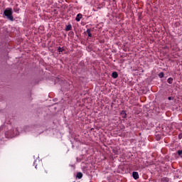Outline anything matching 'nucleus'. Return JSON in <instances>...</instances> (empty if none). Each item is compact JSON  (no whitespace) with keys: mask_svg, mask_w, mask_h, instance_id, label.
Masks as SVG:
<instances>
[{"mask_svg":"<svg viewBox=\"0 0 182 182\" xmlns=\"http://www.w3.org/2000/svg\"><path fill=\"white\" fill-rule=\"evenodd\" d=\"M82 177H83V173H82V172H78L77 173V178H79V180H80V178H82Z\"/></svg>","mask_w":182,"mask_h":182,"instance_id":"6","label":"nucleus"},{"mask_svg":"<svg viewBox=\"0 0 182 182\" xmlns=\"http://www.w3.org/2000/svg\"><path fill=\"white\" fill-rule=\"evenodd\" d=\"M82 18V14H78L77 16H76V18H75V21L77 22H80V18Z\"/></svg>","mask_w":182,"mask_h":182,"instance_id":"4","label":"nucleus"},{"mask_svg":"<svg viewBox=\"0 0 182 182\" xmlns=\"http://www.w3.org/2000/svg\"><path fill=\"white\" fill-rule=\"evenodd\" d=\"M86 32H87L88 36H89L90 38H92V33H91V32H92V30H91L90 28H87V31H86Z\"/></svg>","mask_w":182,"mask_h":182,"instance_id":"5","label":"nucleus"},{"mask_svg":"<svg viewBox=\"0 0 182 182\" xmlns=\"http://www.w3.org/2000/svg\"><path fill=\"white\" fill-rule=\"evenodd\" d=\"M42 176H46L48 174V170L45 169L43 172L41 173Z\"/></svg>","mask_w":182,"mask_h":182,"instance_id":"14","label":"nucleus"},{"mask_svg":"<svg viewBox=\"0 0 182 182\" xmlns=\"http://www.w3.org/2000/svg\"><path fill=\"white\" fill-rule=\"evenodd\" d=\"M65 50V49H63V48L61 47H58V51L60 53V52H63Z\"/></svg>","mask_w":182,"mask_h":182,"instance_id":"12","label":"nucleus"},{"mask_svg":"<svg viewBox=\"0 0 182 182\" xmlns=\"http://www.w3.org/2000/svg\"><path fill=\"white\" fill-rule=\"evenodd\" d=\"M121 114H122V117L126 119V117L127 116V114H126V111H122Z\"/></svg>","mask_w":182,"mask_h":182,"instance_id":"11","label":"nucleus"},{"mask_svg":"<svg viewBox=\"0 0 182 182\" xmlns=\"http://www.w3.org/2000/svg\"><path fill=\"white\" fill-rule=\"evenodd\" d=\"M177 153H178V156H179V157H181V159H182V149L178 150Z\"/></svg>","mask_w":182,"mask_h":182,"instance_id":"10","label":"nucleus"},{"mask_svg":"<svg viewBox=\"0 0 182 182\" xmlns=\"http://www.w3.org/2000/svg\"><path fill=\"white\" fill-rule=\"evenodd\" d=\"M132 176H133V178H134V180H138V178H139V173L134 171L132 173Z\"/></svg>","mask_w":182,"mask_h":182,"instance_id":"2","label":"nucleus"},{"mask_svg":"<svg viewBox=\"0 0 182 182\" xmlns=\"http://www.w3.org/2000/svg\"><path fill=\"white\" fill-rule=\"evenodd\" d=\"M36 168H38V165L36 166Z\"/></svg>","mask_w":182,"mask_h":182,"instance_id":"17","label":"nucleus"},{"mask_svg":"<svg viewBox=\"0 0 182 182\" xmlns=\"http://www.w3.org/2000/svg\"><path fill=\"white\" fill-rule=\"evenodd\" d=\"M168 100H171V97H168Z\"/></svg>","mask_w":182,"mask_h":182,"instance_id":"16","label":"nucleus"},{"mask_svg":"<svg viewBox=\"0 0 182 182\" xmlns=\"http://www.w3.org/2000/svg\"><path fill=\"white\" fill-rule=\"evenodd\" d=\"M5 16H6L7 19L9 21H14V16H12V9L9 8L4 10V12Z\"/></svg>","mask_w":182,"mask_h":182,"instance_id":"1","label":"nucleus"},{"mask_svg":"<svg viewBox=\"0 0 182 182\" xmlns=\"http://www.w3.org/2000/svg\"><path fill=\"white\" fill-rule=\"evenodd\" d=\"M178 137L179 140H181V139H182V133L179 134Z\"/></svg>","mask_w":182,"mask_h":182,"instance_id":"15","label":"nucleus"},{"mask_svg":"<svg viewBox=\"0 0 182 182\" xmlns=\"http://www.w3.org/2000/svg\"><path fill=\"white\" fill-rule=\"evenodd\" d=\"M65 31L68 32L69 31H72V25L69 24L66 26Z\"/></svg>","mask_w":182,"mask_h":182,"instance_id":"7","label":"nucleus"},{"mask_svg":"<svg viewBox=\"0 0 182 182\" xmlns=\"http://www.w3.org/2000/svg\"><path fill=\"white\" fill-rule=\"evenodd\" d=\"M161 181H162V182H168L169 179H168V178L164 177V178H162L161 179Z\"/></svg>","mask_w":182,"mask_h":182,"instance_id":"8","label":"nucleus"},{"mask_svg":"<svg viewBox=\"0 0 182 182\" xmlns=\"http://www.w3.org/2000/svg\"><path fill=\"white\" fill-rule=\"evenodd\" d=\"M159 77H160L161 79L164 77V73H160L159 74Z\"/></svg>","mask_w":182,"mask_h":182,"instance_id":"13","label":"nucleus"},{"mask_svg":"<svg viewBox=\"0 0 182 182\" xmlns=\"http://www.w3.org/2000/svg\"><path fill=\"white\" fill-rule=\"evenodd\" d=\"M112 77H113V79H117V77H119V74L117 72H113L112 74Z\"/></svg>","mask_w":182,"mask_h":182,"instance_id":"3","label":"nucleus"},{"mask_svg":"<svg viewBox=\"0 0 182 182\" xmlns=\"http://www.w3.org/2000/svg\"><path fill=\"white\" fill-rule=\"evenodd\" d=\"M167 82L169 85H171L173 83V77L168 78Z\"/></svg>","mask_w":182,"mask_h":182,"instance_id":"9","label":"nucleus"}]
</instances>
